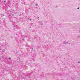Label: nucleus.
<instances>
[{"label": "nucleus", "instance_id": "10", "mask_svg": "<svg viewBox=\"0 0 80 80\" xmlns=\"http://www.w3.org/2000/svg\"><path fill=\"white\" fill-rule=\"evenodd\" d=\"M79 37H80V36H79Z\"/></svg>", "mask_w": 80, "mask_h": 80}, {"label": "nucleus", "instance_id": "6", "mask_svg": "<svg viewBox=\"0 0 80 80\" xmlns=\"http://www.w3.org/2000/svg\"><path fill=\"white\" fill-rule=\"evenodd\" d=\"M31 20H32V19H30V21H31Z\"/></svg>", "mask_w": 80, "mask_h": 80}, {"label": "nucleus", "instance_id": "13", "mask_svg": "<svg viewBox=\"0 0 80 80\" xmlns=\"http://www.w3.org/2000/svg\"><path fill=\"white\" fill-rule=\"evenodd\" d=\"M32 50L33 49V48H32Z\"/></svg>", "mask_w": 80, "mask_h": 80}, {"label": "nucleus", "instance_id": "12", "mask_svg": "<svg viewBox=\"0 0 80 80\" xmlns=\"http://www.w3.org/2000/svg\"><path fill=\"white\" fill-rule=\"evenodd\" d=\"M79 1H80V0H79Z\"/></svg>", "mask_w": 80, "mask_h": 80}, {"label": "nucleus", "instance_id": "2", "mask_svg": "<svg viewBox=\"0 0 80 80\" xmlns=\"http://www.w3.org/2000/svg\"><path fill=\"white\" fill-rule=\"evenodd\" d=\"M36 6H38V4H36Z\"/></svg>", "mask_w": 80, "mask_h": 80}, {"label": "nucleus", "instance_id": "4", "mask_svg": "<svg viewBox=\"0 0 80 80\" xmlns=\"http://www.w3.org/2000/svg\"><path fill=\"white\" fill-rule=\"evenodd\" d=\"M78 8V10L79 9V8Z\"/></svg>", "mask_w": 80, "mask_h": 80}, {"label": "nucleus", "instance_id": "7", "mask_svg": "<svg viewBox=\"0 0 80 80\" xmlns=\"http://www.w3.org/2000/svg\"><path fill=\"white\" fill-rule=\"evenodd\" d=\"M1 46L2 47H3V45H2Z\"/></svg>", "mask_w": 80, "mask_h": 80}, {"label": "nucleus", "instance_id": "8", "mask_svg": "<svg viewBox=\"0 0 80 80\" xmlns=\"http://www.w3.org/2000/svg\"><path fill=\"white\" fill-rule=\"evenodd\" d=\"M6 2V1H4V2Z\"/></svg>", "mask_w": 80, "mask_h": 80}, {"label": "nucleus", "instance_id": "3", "mask_svg": "<svg viewBox=\"0 0 80 80\" xmlns=\"http://www.w3.org/2000/svg\"><path fill=\"white\" fill-rule=\"evenodd\" d=\"M9 59H11V58H9Z\"/></svg>", "mask_w": 80, "mask_h": 80}, {"label": "nucleus", "instance_id": "5", "mask_svg": "<svg viewBox=\"0 0 80 80\" xmlns=\"http://www.w3.org/2000/svg\"><path fill=\"white\" fill-rule=\"evenodd\" d=\"M38 19H39V17L38 18Z\"/></svg>", "mask_w": 80, "mask_h": 80}, {"label": "nucleus", "instance_id": "9", "mask_svg": "<svg viewBox=\"0 0 80 80\" xmlns=\"http://www.w3.org/2000/svg\"><path fill=\"white\" fill-rule=\"evenodd\" d=\"M78 63H80V62H78Z\"/></svg>", "mask_w": 80, "mask_h": 80}, {"label": "nucleus", "instance_id": "1", "mask_svg": "<svg viewBox=\"0 0 80 80\" xmlns=\"http://www.w3.org/2000/svg\"><path fill=\"white\" fill-rule=\"evenodd\" d=\"M63 43L64 44H67V43H68V44H70V43H68V42H66L65 41H64V42H63Z\"/></svg>", "mask_w": 80, "mask_h": 80}, {"label": "nucleus", "instance_id": "11", "mask_svg": "<svg viewBox=\"0 0 80 80\" xmlns=\"http://www.w3.org/2000/svg\"><path fill=\"white\" fill-rule=\"evenodd\" d=\"M79 32H80V31H79Z\"/></svg>", "mask_w": 80, "mask_h": 80}]
</instances>
